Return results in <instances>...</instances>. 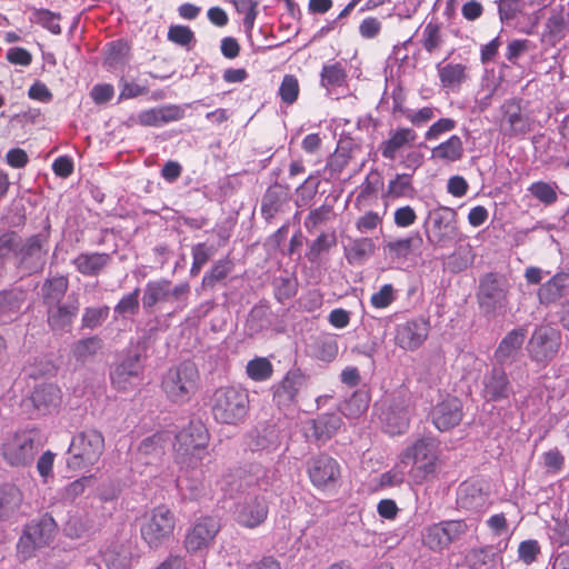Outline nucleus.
Returning <instances> with one entry per match:
<instances>
[{"instance_id": "obj_1", "label": "nucleus", "mask_w": 569, "mask_h": 569, "mask_svg": "<svg viewBox=\"0 0 569 569\" xmlns=\"http://www.w3.org/2000/svg\"><path fill=\"white\" fill-rule=\"evenodd\" d=\"M511 286L506 276L487 272L479 278L476 299L480 315L487 320L503 317L510 309Z\"/></svg>"}, {"instance_id": "obj_2", "label": "nucleus", "mask_w": 569, "mask_h": 569, "mask_svg": "<svg viewBox=\"0 0 569 569\" xmlns=\"http://www.w3.org/2000/svg\"><path fill=\"white\" fill-rule=\"evenodd\" d=\"M103 450V435L94 428H86L72 437L67 466L72 470H89L99 461Z\"/></svg>"}, {"instance_id": "obj_3", "label": "nucleus", "mask_w": 569, "mask_h": 569, "mask_svg": "<svg viewBox=\"0 0 569 569\" xmlns=\"http://www.w3.org/2000/svg\"><path fill=\"white\" fill-rule=\"evenodd\" d=\"M198 380L199 372L196 365L183 361L167 371L162 379V389L171 401L184 403L197 391Z\"/></svg>"}, {"instance_id": "obj_4", "label": "nucleus", "mask_w": 569, "mask_h": 569, "mask_svg": "<svg viewBox=\"0 0 569 569\" xmlns=\"http://www.w3.org/2000/svg\"><path fill=\"white\" fill-rule=\"evenodd\" d=\"M249 408V396L243 389L219 388L212 397V415L218 422L233 425L241 421Z\"/></svg>"}, {"instance_id": "obj_5", "label": "nucleus", "mask_w": 569, "mask_h": 569, "mask_svg": "<svg viewBox=\"0 0 569 569\" xmlns=\"http://www.w3.org/2000/svg\"><path fill=\"white\" fill-rule=\"evenodd\" d=\"M208 438L207 429L201 421H190L176 436L173 447L177 462L194 468L200 460L199 453L207 446Z\"/></svg>"}, {"instance_id": "obj_6", "label": "nucleus", "mask_w": 569, "mask_h": 569, "mask_svg": "<svg viewBox=\"0 0 569 569\" xmlns=\"http://www.w3.org/2000/svg\"><path fill=\"white\" fill-rule=\"evenodd\" d=\"M190 295L188 282H181L173 286L168 279L161 278L149 281L143 290L142 306L150 311L158 303H177L174 311H180L187 307V300Z\"/></svg>"}, {"instance_id": "obj_7", "label": "nucleus", "mask_w": 569, "mask_h": 569, "mask_svg": "<svg viewBox=\"0 0 569 569\" xmlns=\"http://www.w3.org/2000/svg\"><path fill=\"white\" fill-rule=\"evenodd\" d=\"M57 530L58 526L49 513L32 520L26 526L17 545L19 556L26 560L32 557L37 549L49 546L53 541Z\"/></svg>"}, {"instance_id": "obj_8", "label": "nucleus", "mask_w": 569, "mask_h": 569, "mask_svg": "<svg viewBox=\"0 0 569 569\" xmlns=\"http://www.w3.org/2000/svg\"><path fill=\"white\" fill-rule=\"evenodd\" d=\"M425 232L430 244L445 248L458 238L457 212L447 207L431 210L425 221Z\"/></svg>"}, {"instance_id": "obj_9", "label": "nucleus", "mask_w": 569, "mask_h": 569, "mask_svg": "<svg viewBox=\"0 0 569 569\" xmlns=\"http://www.w3.org/2000/svg\"><path fill=\"white\" fill-rule=\"evenodd\" d=\"M41 448L40 436L36 430L14 433L2 445V456L12 467H26L32 463Z\"/></svg>"}, {"instance_id": "obj_10", "label": "nucleus", "mask_w": 569, "mask_h": 569, "mask_svg": "<svg viewBox=\"0 0 569 569\" xmlns=\"http://www.w3.org/2000/svg\"><path fill=\"white\" fill-rule=\"evenodd\" d=\"M560 346V331L549 326H541L532 332L527 350L532 361L546 365L557 356Z\"/></svg>"}, {"instance_id": "obj_11", "label": "nucleus", "mask_w": 569, "mask_h": 569, "mask_svg": "<svg viewBox=\"0 0 569 569\" xmlns=\"http://www.w3.org/2000/svg\"><path fill=\"white\" fill-rule=\"evenodd\" d=\"M173 513L164 506L157 507L141 526V537L150 548L157 549L172 535Z\"/></svg>"}, {"instance_id": "obj_12", "label": "nucleus", "mask_w": 569, "mask_h": 569, "mask_svg": "<svg viewBox=\"0 0 569 569\" xmlns=\"http://www.w3.org/2000/svg\"><path fill=\"white\" fill-rule=\"evenodd\" d=\"M50 233V224L47 223L44 229L30 236L23 243L19 242L17 257L19 258V267L28 273L41 271L44 266V256L47 251L43 247L48 243Z\"/></svg>"}, {"instance_id": "obj_13", "label": "nucleus", "mask_w": 569, "mask_h": 569, "mask_svg": "<svg viewBox=\"0 0 569 569\" xmlns=\"http://www.w3.org/2000/svg\"><path fill=\"white\" fill-rule=\"evenodd\" d=\"M308 382L309 377L300 368L289 370L282 380L272 387L273 402L280 409L295 406Z\"/></svg>"}, {"instance_id": "obj_14", "label": "nucleus", "mask_w": 569, "mask_h": 569, "mask_svg": "<svg viewBox=\"0 0 569 569\" xmlns=\"http://www.w3.org/2000/svg\"><path fill=\"white\" fill-rule=\"evenodd\" d=\"M500 132L509 138L523 136L531 130V119L522 112L520 100H506L501 107Z\"/></svg>"}, {"instance_id": "obj_15", "label": "nucleus", "mask_w": 569, "mask_h": 569, "mask_svg": "<svg viewBox=\"0 0 569 569\" xmlns=\"http://www.w3.org/2000/svg\"><path fill=\"white\" fill-rule=\"evenodd\" d=\"M47 309V322L53 331H69L80 309L79 296L71 293L66 302L44 306Z\"/></svg>"}, {"instance_id": "obj_16", "label": "nucleus", "mask_w": 569, "mask_h": 569, "mask_svg": "<svg viewBox=\"0 0 569 569\" xmlns=\"http://www.w3.org/2000/svg\"><path fill=\"white\" fill-rule=\"evenodd\" d=\"M430 330L429 320L419 317L397 326L396 343L400 348L415 351L422 346Z\"/></svg>"}, {"instance_id": "obj_17", "label": "nucleus", "mask_w": 569, "mask_h": 569, "mask_svg": "<svg viewBox=\"0 0 569 569\" xmlns=\"http://www.w3.org/2000/svg\"><path fill=\"white\" fill-rule=\"evenodd\" d=\"M308 473L311 482L318 488L333 487L340 478V466L328 455H320L308 461Z\"/></svg>"}, {"instance_id": "obj_18", "label": "nucleus", "mask_w": 569, "mask_h": 569, "mask_svg": "<svg viewBox=\"0 0 569 569\" xmlns=\"http://www.w3.org/2000/svg\"><path fill=\"white\" fill-rule=\"evenodd\" d=\"M269 508L264 497L247 496L234 510L237 522L247 528H256L264 522Z\"/></svg>"}, {"instance_id": "obj_19", "label": "nucleus", "mask_w": 569, "mask_h": 569, "mask_svg": "<svg viewBox=\"0 0 569 569\" xmlns=\"http://www.w3.org/2000/svg\"><path fill=\"white\" fill-rule=\"evenodd\" d=\"M219 530L220 523L217 518H200L186 536L184 545L187 550L190 552H197L208 548Z\"/></svg>"}, {"instance_id": "obj_20", "label": "nucleus", "mask_w": 569, "mask_h": 569, "mask_svg": "<svg viewBox=\"0 0 569 569\" xmlns=\"http://www.w3.org/2000/svg\"><path fill=\"white\" fill-rule=\"evenodd\" d=\"M462 402L456 397H449L436 405L431 410V419L440 431H448L462 420Z\"/></svg>"}, {"instance_id": "obj_21", "label": "nucleus", "mask_w": 569, "mask_h": 569, "mask_svg": "<svg viewBox=\"0 0 569 569\" xmlns=\"http://www.w3.org/2000/svg\"><path fill=\"white\" fill-rule=\"evenodd\" d=\"M251 450H276L281 443V426L279 421L269 420L259 423L248 435Z\"/></svg>"}, {"instance_id": "obj_22", "label": "nucleus", "mask_w": 569, "mask_h": 569, "mask_svg": "<svg viewBox=\"0 0 569 569\" xmlns=\"http://www.w3.org/2000/svg\"><path fill=\"white\" fill-rule=\"evenodd\" d=\"M569 296V272L559 271L546 282L541 283L537 298L540 305L550 307Z\"/></svg>"}, {"instance_id": "obj_23", "label": "nucleus", "mask_w": 569, "mask_h": 569, "mask_svg": "<svg viewBox=\"0 0 569 569\" xmlns=\"http://www.w3.org/2000/svg\"><path fill=\"white\" fill-rule=\"evenodd\" d=\"M482 396L487 401L506 400L512 393V386L506 371L500 367L492 368L482 380Z\"/></svg>"}, {"instance_id": "obj_24", "label": "nucleus", "mask_w": 569, "mask_h": 569, "mask_svg": "<svg viewBox=\"0 0 569 569\" xmlns=\"http://www.w3.org/2000/svg\"><path fill=\"white\" fill-rule=\"evenodd\" d=\"M142 371L140 356L138 353L127 355L122 360L114 363L110 371V379L118 390H127L132 380L138 378Z\"/></svg>"}, {"instance_id": "obj_25", "label": "nucleus", "mask_w": 569, "mask_h": 569, "mask_svg": "<svg viewBox=\"0 0 569 569\" xmlns=\"http://www.w3.org/2000/svg\"><path fill=\"white\" fill-rule=\"evenodd\" d=\"M527 337V329L518 327L509 331L500 341L495 351L496 361L503 366L515 362Z\"/></svg>"}, {"instance_id": "obj_26", "label": "nucleus", "mask_w": 569, "mask_h": 569, "mask_svg": "<svg viewBox=\"0 0 569 569\" xmlns=\"http://www.w3.org/2000/svg\"><path fill=\"white\" fill-rule=\"evenodd\" d=\"M184 111L176 104L163 106L144 110L138 114V122L141 126L160 127L162 124L182 119Z\"/></svg>"}, {"instance_id": "obj_27", "label": "nucleus", "mask_w": 569, "mask_h": 569, "mask_svg": "<svg viewBox=\"0 0 569 569\" xmlns=\"http://www.w3.org/2000/svg\"><path fill=\"white\" fill-rule=\"evenodd\" d=\"M409 409L403 400H393L383 412L386 431L392 436L403 433L409 426Z\"/></svg>"}, {"instance_id": "obj_28", "label": "nucleus", "mask_w": 569, "mask_h": 569, "mask_svg": "<svg viewBox=\"0 0 569 569\" xmlns=\"http://www.w3.org/2000/svg\"><path fill=\"white\" fill-rule=\"evenodd\" d=\"M27 295L26 290L17 287L0 290V319L16 318L27 301Z\"/></svg>"}, {"instance_id": "obj_29", "label": "nucleus", "mask_w": 569, "mask_h": 569, "mask_svg": "<svg viewBox=\"0 0 569 569\" xmlns=\"http://www.w3.org/2000/svg\"><path fill=\"white\" fill-rule=\"evenodd\" d=\"M111 256L106 252H82L72 260V264L79 273L96 277L109 266Z\"/></svg>"}, {"instance_id": "obj_30", "label": "nucleus", "mask_w": 569, "mask_h": 569, "mask_svg": "<svg viewBox=\"0 0 569 569\" xmlns=\"http://www.w3.org/2000/svg\"><path fill=\"white\" fill-rule=\"evenodd\" d=\"M30 399L39 412H50L60 403V389L53 383H41L34 388Z\"/></svg>"}, {"instance_id": "obj_31", "label": "nucleus", "mask_w": 569, "mask_h": 569, "mask_svg": "<svg viewBox=\"0 0 569 569\" xmlns=\"http://www.w3.org/2000/svg\"><path fill=\"white\" fill-rule=\"evenodd\" d=\"M164 438L161 433H154L143 439L137 450V459L144 465L157 462L164 453Z\"/></svg>"}, {"instance_id": "obj_32", "label": "nucleus", "mask_w": 569, "mask_h": 569, "mask_svg": "<svg viewBox=\"0 0 569 569\" xmlns=\"http://www.w3.org/2000/svg\"><path fill=\"white\" fill-rule=\"evenodd\" d=\"M438 441L432 437H423L406 449L403 461L412 460L413 463H417L422 460L436 459Z\"/></svg>"}, {"instance_id": "obj_33", "label": "nucleus", "mask_w": 569, "mask_h": 569, "mask_svg": "<svg viewBox=\"0 0 569 569\" xmlns=\"http://www.w3.org/2000/svg\"><path fill=\"white\" fill-rule=\"evenodd\" d=\"M69 288L66 276H56L46 279L41 287L42 302L44 306L62 302Z\"/></svg>"}, {"instance_id": "obj_34", "label": "nucleus", "mask_w": 569, "mask_h": 569, "mask_svg": "<svg viewBox=\"0 0 569 569\" xmlns=\"http://www.w3.org/2000/svg\"><path fill=\"white\" fill-rule=\"evenodd\" d=\"M486 501L482 488L477 482H463L460 485L457 503L463 509H477L481 507Z\"/></svg>"}, {"instance_id": "obj_35", "label": "nucleus", "mask_w": 569, "mask_h": 569, "mask_svg": "<svg viewBox=\"0 0 569 569\" xmlns=\"http://www.w3.org/2000/svg\"><path fill=\"white\" fill-rule=\"evenodd\" d=\"M417 138V133L410 128L397 130L388 140L383 141L379 149L382 157L393 160L399 149L411 143Z\"/></svg>"}, {"instance_id": "obj_36", "label": "nucleus", "mask_w": 569, "mask_h": 569, "mask_svg": "<svg viewBox=\"0 0 569 569\" xmlns=\"http://www.w3.org/2000/svg\"><path fill=\"white\" fill-rule=\"evenodd\" d=\"M375 243L370 238H358L345 248V257L352 266L362 264L375 252Z\"/></svg>"}, {"instance_id": "obj_37", "label": "nucleus", "mask_w": 569, "mask_h": 569, "mask_svg": "<svg viewBox=\"0 0 569 569\" xmlns=\"http://www.w3.org/2000/svg\"><path fill=\"white\" fill-rule=\"evenodd\" d=\"M22 492L13 485L0 487V519H7L14 515L22 502Z\"/></svg>"}, {"instance_id": "obj_38", "label": "nucleus", "mask_w": 569, "mask_h": 569, "mask_svg": "<svg viewBox=\"0 0 569 569\" xmlns=\"http://www.w3.org/2000/svg\"><path fill=\"white\" fill-rule=\"evenodd\" d=\"M342 420L336 413H325L312 421L313 436L319 441H327L340 429Z\"/></svg>"}, {"instance_id": "obj_39", "label": "nucleus", "mask_w": 569, "mask_h": 569, "mask_svg": "<svg viewBox=\"0 0 569 569\" xmlns=\"http://www.w3.org/2000/svg\"><path fill=\"white\" fill-rule=\"evenodd\" d=\"M287 197V189L279 184L274 183L270 186L263 198L261 203V213L262 216L269 220L274 217V214L279 211L282 201Z\"/></svg>"}, {"instance_id": "obj_40", "label": "nucleus", "mask_w": 569, "mask_h": 569, "mask_svg": "<svg viewBox=\"0 0 569 569\" xmlns=\"http://www.w3.org/2000/svg\"><path fill=\"white\" fill-rule=\"evenodd\" d=\"M463 156V144L460 137L453 134L447 141L431 150V158L447 162H455Z\"/></svg>"}, {"instance_id": "obj_41", "label": "nucleus", "mask_w": 569, "mask_h": 569, "mask_svg": "<svg viewBox=\"0 0 569 569\" xmlns=\"http://www.w3.org/2000/svg\"><path fill=\"white\" fill-rule=\"evenodd\" d=\"M422 237L419 232L411 234L403 239L391 240L386 243L385 250L397 258H406L413 250H417L422 244Z\"/></svg>"}, {"instance_id": "obj_42", "label": "nucleus", "mask_w": 569, "mask_h": 569, "mask_svg": "<svg viewBox=\"0 0 569 569\" xmlns=\"http://www.w3.org/2000/svg\"><path fill=\"white\" fill-rule=\"evenodd\" d=\"M567 24V20L560 12L552 13L546 22L542 40L555 46L565 38Z\"/></svg>"}, {"instance_id": "obj_43", "label": "nucleus", "mask_w": 569, "mask_h": 569, "mask_svg": "<svg viewBox=\"0 0 569 569\" xmlns=\"http://www.w3.org/2000/svg\"><path fill=\"white\" fill-rule=\"evenodd\" d=\"M29 10L31 11L29 19L32 23L40 24L53 34L61 33V27L59 24V20L61 19L60 13L52 12L48 9H38L34 7H29Z\"/></svg>"}, {"instance_id": "obj_44", "label": "nucleus", "mask_w": 569, "mask_h": 569, "mask_svg": "<svg viewBox=\"0 0 569 569\" xmlns=\"http://www.w3.org/2000/svg\"><path fill=\"white\" fill-rule=\"evenodd\" d=\"M438 73L443 87L460 86L466 79V67L461 63L438 64Z\"/></svg>"}, {"instance_id": "obj_45", "label": "nucleus", "mask_w": 569, "mask_h": 569, "mask_svg": "<svg viewBox=\"0 0 569 569\" xmlns=\"http://www.w3.org/2000/svg\"><path fill=\"white\" fill-rule=\"evenodd\" d=\"M233 263L230 259H220L218 260L209 272H207L202 278V287L203 288H213L217 282L222 281L228 277V274L232 271Z\"/></svg>"}, {"instance_id": "obj_46", "label": "nucleus", "mask_w": 569, "mask_h": 569, "mask_svg": "<svg viewBox=\"0 0 569 569\" xmlns=\"http://www.w3.org/2000/svg\"><path fill=\"white\" fill-rule=\"evenodd\" d=\"M102 347V340L94 336L77 341L72 348V355L77 361L84 362L93 357Z\"/></svg>"}, {"instance_id": "obj_47", "label": "nucleus", "mask_w": 569, "mask_h": 569, "mask_svg": "<svg viewBox=\"0 0 569 569\" xmlns=\"http://www.w3.org/2000/svg\"><path fill=\"white\" fill-rule=\"evenodd\" d=\"M337 244V237L332 233H321L312 243L306 253V257L310 262H317L321 254L328 252L332 247Z\"/></svg>"}, {"instance_id": "obj_48", "label": "nucleus", "mask_w": 569, "mask_h": 569, "mask_svg": "<svg viewBox=\"0 0 569 569\" xmlns=\"http://www.w3.org/2000/svg\"><path fill=\"white\" fill-rule=\"evenodd\" d=\"M422 537L423 543L431 550H442L449 546L440 522L426 528Z\"/></svg>"}, {"instance_id": "obj_49", "label": "nucleus", "mask_w": 569, "mask_h": 569, "mask_svg": "<svg viewBox=\"0 0 569 569\" xmlns=\"http://www.w3.org/2000/svg\"><path fill=\"white\" fill-rule=\"evenodd\" d=\"M323 87H339L346 80V71L340 62L325 64L320 73Z\"/></svg>"}, {"instance_id": "obj_50", "label": "nucleus", "mask_w": 569, "mask_h": 569, "mask_svg": "<svg viewBox=\"0 0 569 569\" xmlns=\"http://www.w3.org/2000/svg\"><path fill=\"white\" fill-rule=\"evenodd\" d=\"M273 372V367L267 358H254L247 365V373L254 381L268 380Z\"/></svg>"}, {"instance_id": "obj_51", "label": "nucleus", "mask_w": 569, "mask_h": 569, "mask_svg": "<svg viewBox=\"0 0 569 569\" xmlns=\"http://www.w3.org/2000/svg\"><path fill=\"white\" fill-rule=\"evenodd\" d=\"M370 398L367 391L358 390L347 400L345 405V415L350 417H359L369 407Z\"/></svg>"}, {"instance_id": "obj_52", "label": "nucleus", "mask_w": 569, "mask_h": 569, "mask_svg": "<svg viewBox=\"0 0 569 569\" xmlns=\"http://www.w3.org/2000/svg\"><path fill=\"white\" fill-rule=\"evenodd\" d=\"M413 191L411 184V174H397L388 184L387 194L391 198L410 196Z\"/></svg>"}, {"instance_id": "obj_53", "label": "nucleus", "mask_w": 569, "mask_h": 569, "mask_svg": "<svg viewBox=\"0 0 569 569\" xmlns=\"http://www.w3.org/2000/svg\"><path fill=\"white\" fill-rule=\"evenodd\" d=\"M497 3L499 19L505 24L516 19V17L523 11L526 6L522 0H499Z\"/></svg>"}, {"instance_id": "obj_54", "label": "nucleus", "mask_w": 569, "mask_h": 569, "mask_svg": "<svg viewBox=\"0 0 569 569\" xmlns=\"http://www.w3.org/2000/svg\"><path fill=\"white\" fill-rule=\"evenodd\" d=\"M236 10L239 13H244L243 26L248 32H251L256 18L258 16L257 7L258 0H233Z\"/></svg>"}, {"instance_id": "obj_55", "label": "nucleus", "mask_w": 569, "mask_h": 569, "mask_svg": "<svg viewBox=\"0 0 569 569\" xmlns=\"http://www.w3.org/2000/svg\"><path fill=\"white\" fill-rule=\"evenodd\" d=\"M109 316V307H89L86 308L82 315V327L88 329H94L101 326Z\"/></svg>"}, {"instance_id": "obj_56", "label": "nucleus", "mask_w": 569, "mask_h": 569, "mask_svg": "<svg viewBox=\"0 0 569 569\" xmlns=\"http://www.w3.org/2000/svg\"><path fill=\"white\" fill-rule=\"evenodd\" d=\"M139 293L140 289L136 288L129 295H126L114 307V312L122 318L133 316L139 311Z\"/></svg>"}, {"instance_id": "obj_57", "label": "nucleus", "mask_w": 569, "mask_h": 569, "mask_svg": "<svg viewBox=\"0 0 569 569\" xmlns=\"http://www.w3.org/2000/svg\"><path fill=\"white\" fill-rule=\"evenodd\" d=\"M440 525L442 526L449 545L460 540L471 527L466 520H446L441 521Z\"/></svg>"}, {"instance_id": "obj_58", "label": "nucleus", "mask_w": 569, "mask_h": 569, "mask_svg": "<svg viewBox=\"0 0 569 569\" xmlns=\"http://www.w3.org/2000/svg\"><path fill=\"white\" fill-rule=\"evenodd\" d=\"M279 94L286 104L296 102L299 96L298 79L292 74H286L280 84Z\"/></svg>"}, {"instance_id": "obj_59", "label": "nucleus", "mask_w": 569, "mask_h": 569, "mask_svg": "<svg viewBox=\"0 0 569 569\" xmlns=\"http://www.w3.org/2000/svg\"><path fill=\"white\" fill-rule=\"evenodd\" d=\"M298 283L295 278L280 277L274 279V296L278 301L283 302L297 293Z\"/></svg>"}, {"instance_id": "obj_60", "label": "nucleus", "mask_w": 569, "mask_h": 569, "mask_svg": "<svg viewBox=\"0 0 569 569\" xmlns=\"http://www.w3.org/2000/svg\"><path fill=\"white\" fill-rule=\"evenodd\" d=\"M332 214V206L322 204L321 207L310 211L305 220V227L309 232H312L318 226L330 220Z\"/></svg>"}, {"instance_id": "obj_61", "label": "nucleus", "mask_w": 569, "mask_h": 569, "mask_svg": "<svg viewBox=\"0 0 569 569\" xmlns=\"http://www.w3.org/2000/svg\"><path fill=\"white\" fill-rule=\"evenodd\" d=\"M338 342L332 337L320 339L317 343V357L322 361H332L338 356Z\"/></svg>"}, {"instance_id": "obj_62", "label": "nucleus", "mask_w": 569, "mask_h": 569, "mask_svg": "<svg viewBox=\"0 0 569 569\" xmlns=\"http://www.w3.org/2000/svg\"><path fill=\"white\" fill-rule=\"evenodd\" d=\"M529 191L535 198L546 204H551L557 200V192L555 189L543 181L532 183L529 187Z\"/></svg>"}, {"instance_id": "obj_63", "label": "nucleus", "mask_w": 569, "mask_h": 569, "mask_svg": "<svg viewBox=\"0 0 569 569\" xmlns=\"http://www.w3.org/2000/svg\"><path fill=\"white\" fill-rule=\"evenodd\" d=\"M440 28L437 23L429 22L423 29V48L428 52H433L441 44Z\"/></svg>"}, {"instance_id": "obj_64", "label": "nucleus", "mask_w": 569, "mask_h": 569, "mask_svg": "<svg viewBox=\"0 0 569 569\" xmlns=\"http://www.w3.org/2000/svg\"><path fill=\"white\" fill-rule=\"evenodd\" d=\"M550 539L558 546L569 545V525L567 521L553 519L550 526Z\"/></svg>"}]
</instances>
